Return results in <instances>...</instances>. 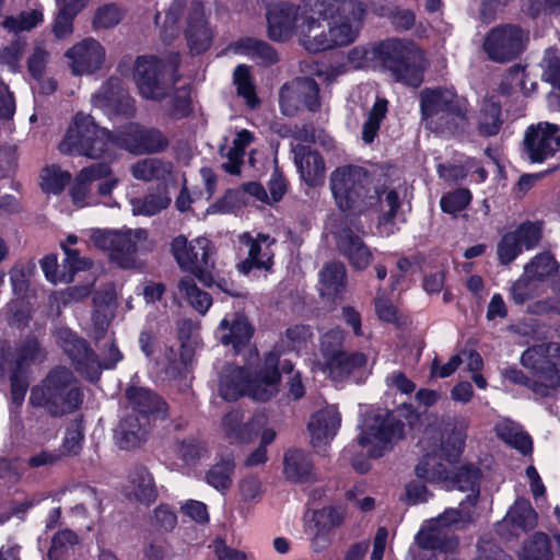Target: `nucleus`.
I'll return each instance as SVG.
<instances>
[{
  "instance_id": "52",
  "label": "nucleus",
  "mask_w": 560,
  "mask_h": 560,
  "mask_svg": "<svg viewBox=\"0 0 560 560\" xmlns=\"http://www.w3.org/2000/svg\"><path fill=\"white\" fill-rule=\"evenodd\" d=\"M40 186L49 194H60L71 180V174L58 165L46 166L40 174Z\"/></svg>"
},
{
  "instance_id": "19",
  "label": "nucleus",
  "mask_w": 560,
  "mask_h": 560,
  "mask_svg": "<svg viewBox=\"0 0 560 560\" xmlns=\"http://www.w3.org/2000/svg\"><path fill=\"white\" fill-rule=\"evenodd\" d=\"M238 242L247 247V257L237 264V270L248 275L253 269L270 271L273 266L275 252L272 246L276 240L268 234L259 233L253 237L244 232L238 235Z\"/></svg>"
},
{
  "instance_id": "14",
  "label": "nucleus",
  "mask_w": 560,
  "mask_h": 560,
  "mask_svg": "<svg viewBox=\"0 0 560 560\" xmlns=\"http://www.w3.org/2000/svg\"><path fill=\"white\" fill-rule=\"evenodd\" d=\"M172 254L183 270L195 275L201 282L209 279V270L213 268V247L206 237H197L190 242L184 236H176L171 244Z\"/></svg>"
},
{
  "instance_id": "3",
  "label": "nucleus",
  "mask_w": 560,
  "mask_h": 560,
  "mask_svg": "<svg viewBox=\"0 0 560 560\" xmlns=\"http://www.w3.org/2000/svg\"><path fill=\"white\" fill-rule=\"evenodd\" d=\"M465 439L464 422H446L443 428L428 427L419 442L425 454L416 466L417 477L431 482L448 480L453 465L460 456Z\"/></svg>"
},
{
  "instance_id": "60",
  "label": "nucleus",
  "mask_w": 560,
  "mask_h": 560,
  "mask_svg": "<svg viewBox=\"0 0 560 560\" xmlns=\"http://www.w3.org/2000/svg\"><path fill=\"white\" fill-rule=\"evenodd\" d=\"M122 16V11L116 4H104L95 11L93 26L94 28H112L119 24Z\"/></svg>"
},
{
  "instance_id": "18",
  "label": "nucleus",
  "mask_w": 560,
  "mask_h": 560,
  "mask_svg": "<svg viewBox=\"0 0 560 560\" xmlns=\"http://www.w3.org/2000/svg\"><path fill=\"white\" fill-rule=\"evenodd\" d=\"M558 264L549 253H540L525 267L523 276L512 287V298L515 303L523 304L537 291V282H541L556 273Z\"/></svg>"
},
{
  "instance_id": "42",
  "label": "nucleus",
  "mask_w": 560,
  "mask_h": 560,
  "mask_svg": "<svg viewBox=\"0 0 560 560\" xmlns=\"http://www.w3.org/2000/svg\"><path fill=\"white\" fill-rule=\"evenodd\" d=\"M177 291L200 314H206L212 304L211 296L207 292L200 290L195 280L189 276L183 277L178 281Z\"/></svg>"
},
{
  "instance_id": "50",
  "label": "nucleus",
  "mask_w": 560,
  "mask_h": 560,
  "mask_svg": "<svg viewBox=\"0 0 560 560\" xmlns=\"http://www.w3.org/2000/svg\"><path fill=\"white\" fill-rule=\"evenodd\" d=\"M346 517V510L340 506H324L312 513L311 521L315 528L332 533L334 529L340 527Z\"/></svg>"
},
{
  "instance_id": "55",
  "label": "nucleus",
  "mask_w": 560,
  "mask_h": 560,
  "mask_svg": "<svg viewBox=\"0 0 560 560\" xmlns=\"http://www.w3.org/2000/svg\"><path fill=\"white\" fill-rule=\"evenodd\" d=\"M43 21V13L38 10L22 12L19 16H9L3 22L4 28L11 32L30 31Z\"/></svg>"
},
{
  "instance_id": "8",
  "label": "nucleus",
  "mask_w": 560,
  "mask_h": 560,
  "mask_svg": "<svg viewBox=\"0 0 560 560\" xmlns=\"http://www.w3.org/2000/svg\"><path fill=\"white\" fill-rule=\"evenodd\" d=\"M420 108L427 126L436 132H454L467 120V101L452 89H424Z\"/></svg>"
},
{
  "instance_id": "10",
  "label": "nucleus",
  "mask_w": 560,
  "mask_h": 560,
  "mask_svg": "<svg viewBox=\"0 0 560 560\" xmlns=\"http://www.w3.org/2000/svg\"><path fill=\"white\" fill-rule=\"evenodd\" d=\"M91 243L108 253L112 261L124 269L137 266V255L150 250L153 244L149 241L145 229L93 230Z\"/></svg>"
},
{
  "instance_id": "28",
  "label": "nucleus",
  "mask_w": 560,
  "mask_h": 560,
  "mask_svg": "<svg viewBox=\"0 0 560 560\" xmlns=\"http://www.w3.org/2000/svg\"><path fill=\"white\" fill-rule=\"evenodd\" d=\"M283 475L289 481L296 483L316 480L312 459L304 451L299 448L285 452L283 457Z\"/></svg>"
},
{
  "instance_id": "30",
  "label": "nucleus",
  "mask_w": 560,
  "mask_h": 560,
  "mask_svg": "<svg viewBox=\"0 0 560 560\" xmlns=\"http://www.w3.org/2000/svg\"><path fill=\"white\" fill-rule=\"evenodd\" d=\"M222 330L221 342L225 346L232 345L235 351L245 346L252 338L253 327L243 315L235 314L232 320L224 318L219 325Z\"/></svg>"
},
{
  "instance_id": "29",
  "label": "nucleus",
  "mask_w": 560,
  "mask_h": 560,
  "mask_svg": "<svg viewBox=\"0 0 560 560\" xmlns=\"http://www.w3.org/2000/svg\"><path fill=\"white\" fill-rule=\"evenodd\" d=\"M126 397L133 409L141 413V417L153 416L160 419L166 417V402L148 388L129 387L126 390Z\"/></svg>"
},
{
  "instance_id": "1",
  "label": "nucleus",
  "mask_w": 560,
  "mask_h": 560,
  "mask_svg": "<svg viewBox=\"0 0 560 560\" xmlns=\"http://www.w3.org/2000/svg\"><path fill=\"white\" fill-rule=\"evenodd\" d=\"M364 15L365 8L357 0L281 1L268 9V33L278 42L295 36L307 52L318 54L353 44Z\"/></svg>"
},
{
  "instance_id": "39",
  "label": "nucleus",
  "mask_w": 560,
  "mask_h": 560,
  "mask_svg": "<svg viewBox=\"0 0 560 560\" xmlns=\"http://www.w3.org/2000/svg\"><path fill=\"white\" fill-rule=\"evenodd\" d=\"M346 283V268L342 262H330L320 271V293L330 300L335 299Z\"/></svg>"
},
{
  "instance_id": "58",
  "label": "nucleus",
  "mask_w": 560,
  "mask_h": 560,
  "mask_svg": "<svg viewBox=\"0 0 560 560\" xmlns=\"http://www.w3.org/2000/svg\"><path fill=\"white\" fill-rule=\"evenodd\" d=\"M234 83L237 86V93L246 100L250 107H255L258 98L255 94V88L250 82L249 69L244 66H237L234 70Z\"/></svg>"
},
{
  "instance_id": "41",
  "label": "nucleus",
  "mask_w": 560,
  "mask_h": 560,
  "mask_svg": "<svg viewBox=\"0 0 560 560\" xmlns=\"http://www.w3.org/2000/svg\"><path fill=\"white\" fill-rule=\"evenodd\" d=\"M497 435L510 446L526 455L532 452L533 443L521 427L510 420H503L495 427Z\"/></svg>"
},
{
  "instance_id": "59",
  "label": "nucleus",
  "mask_w": 560,
  "mask_h": 560,
  "mask_svg": "<svg viewBox=\"0 0 560 560\" xmlns=\"http://www.w3.org/2000/svg\"><path fill=\"white\" fill-rule=\"evenodd\" d=\"M345 332L340 328H332L327 331L320 340V351L325 362L342 353Z\"/></svg>"
},
{
  "instance_id": "2",
  "label": "nucleus",
  "mask_w": 560,
  "mask_h": 560,
  "mask_svg": "<svg viewBox=\"0 0 560 560\" xmlns=\"http://www.w3.org/2000/svg\"><path fill=\"white\" fill-rule=\"evenodd\" d=\"M112 145L135 154H150L164 151L168 139L159 129L135 122L110 132L97 126L92 116L77 114L58 149L62 154L97 160L106 158Z\"/></svg>"
},
{
  "instance_id": "6",
  "label": "nucleus",
  "mask_w": 560,
  "mask_h": 560,
  "mask_svg": "<svg viewBox=\"0 0 560 560\" xmlns=\"http://www.w3.org/2000/svg\"><path fill=\"white\" fill-rule=\"evenodd\" d=\"M372 55L396 82L411 88L423 82L428 60L415 42L388 38L372 45Z\"/></svg>"
},
{
  "instance_id": "61",
  "label": "nucleus",
  "mask_w": 560,
  "mask_h": 560,
  "mask_svg": "<svg viewBox=\"0 0 560 560\" xmlns=\"http://www.w3.org/2000/svg\"><path fill=\"white\" fill-rule=\"evenodd\" d=\"M471 200L468 189H457L441 198V208L444 212L455 214L464 210Z\"/></svg>"
},
{
  "instance_id": "43",
  "label": "nucleus",
  "mask_w": 560,
  "mask_h": 560,
  "mask_svg": "<svg viewBox=\"0 0 560 560\" xmlns=\"http://www.w3.org/2000/svg\"><path fill=\"white\" fill-rule=\"evenodd\" d=\"M253 140L254 136L248 130L243 129L237 132L236 138L233 140V145L229 148L225 154L229 161L222 165L228 173L232 175L240 173V165L243 161L245 149Z\"/></svg>"
},
{
  "instance_id": "12",
  "label": "nucleus",
  "mask_w": 560,
  "mask_h": 560,
  "mask_svg": "<svg viewBox=\"0 0 560 560\" xmlns=\"http://www.w3.org/2000/svg\"><path fill=\"white\" fill-rule=\"evenodd\" d=\"M405 436V423L388 410L365 413L358 435V443L366 448L368 456L381 458Z\"/></svg>"
},
{
  "instance_id": "22",
  "label": "nucleus",
  "mask_w": 560,
  "mask_h": 560,
  "mask_svg": "<svg viewBox=\"0 0 560 560\" xmlns=\"http://www.w3.org/2000/svg\"><path fill=\"white\" fill-rule=\"evenodd\" d=\"M184 37L191 55H200L210 49L214 33L200 2H191L184 26Z\"/></svg>"
},
{
  "instance_id": "27",
  "label": "nucleus",
  "mask_w": 560,
  "mask_h": 560,
  "mask_svg": "<svg viewBox=\"0 0 560 560\" xmlns=\"http://www.w3.org/2000/svg\"><path fill=\"white\" fill-rule=\"evenodd\" d=\"M149 421L136 415L126 416L115 430V442L121 450L141 446L148 439Z\"/></svg>"
},
{
  "instance_id": "16",
  "label": "nucleus",
  "mask_w": 560,
  "mask_h": 560,
  "mask_svg": "<svg viewBox=\"0 0 560 560\" xmlns=\"http://www.w3.org/2000/svg\"><path fill=\"white\" fill-rule=\"evenodd\" d=\"M279 105L285 116H295L302 109L317 112L320 108L319 86L311 78H295L279 91Z\"/></svg>"
},
{
  "instance_id": "26",
  "label": "nucleus",
  "mask_w": 560,
  "mask_h": 560,
  "mask_svg": "<svg viewBox=\"0 0 560 560\" xmlns=\"http://www.w3.org/2000/svg\"><path fill=\"white\" fill-rule=\"evenodd\" d=\"M96 107L115 110L119 114H131L133 104L131 97L122 89L118 78H109L92 98Z\"/></svg>"
},
{
  "instance_id": "11",
  "label": "nucleus",
  "mask_w": 560,
  "mask_h": 560,
  "mask_svg": "<svg viewBox=\"0 0 560 560\" xmlns=\"http://www.w3.org/2000/svg\"><path fill=\"white\" fill-rule=\"evenodd\" d=\"M521 363L532 371V392L536 397H551L560 389V343L529 347L522 353Z\"/></svg>"
},
{
  "instance_id": "25",
  "label": "nucleus",
  "mask_w": 560,
  "mask_h": 560,
  "mask_svg": "<svg viewBox=\"0 0 560 560\" xmlns=\"http://www.w3.org/2000/svg\"><path fill=\"white\" fill-rule=\"evenodd\" d=\"M339 252L358 269H365L372 261V253L351 226H343L336 235Z\"/></svg>"
},
{
  "instance_id": "24",
  "label": "nucleus",
  "mask_w": 560,
  "mask_h": 560,
  "mask_svg": "<svg viewBox=\"0 0 560 560\" xmlns=\"http://www.w3.org/2000/svg\"><path fill=\"white\" fill-rule=\"evenodd\" d=\"M341 416L336 406H327L312 416L308 422L311 443L315 448L327 445L337 434Z\"/></svg>"
},
{
  "instance_id": "57",
  "label": "nucleus",
  "mask_w": 560,
  "mask_h": 560,
  "mask_svg": "<svg viewBox=\"0 0 560 560\" xmlns=\"http://www.w3.org/2000/svg\"><path fill=\"white\" fill-rule=\"evenodd\" d=\"M206 452L203 443L196 439H186L175 444L176 455L187 465L196 464Z\"/></svg>"
},
{
  "instance_id": "48",
  "label": "nucleus",
  "mask_w": 560,
  "mask_h": 560,
  "mask_svg": "<svg viewBox=\"0 0 560 560\" xmlns=\"http://www.w3.org/2000/svg\"><path fill=\"white\" fill-rule=\"evenodd\" d=\"M388 110V102L386 98H376L371 108L368 119L362 127V140L370 144L374 141L381 127V122L386 117Z\"/></svg>"
},
{
  "instance_id": "35",
  "label": "nucleus",
  "mask_w": 560,
  "mask_h": 560,
  "mask_svg": "<svg viewBox=\"0 0 560 560\" xmlns=\"http://www.w3.org/2000/svg\"><path fill=\"white\" fill-rule=\"evenodd\" d=\"M294 160L302 178L310 185H314L325 172L322 156L307 147H298L294 150Z\"/></svg>"
},
{
  "instance_id": "13",
  "label": "nucleus",
  "mask_w": 560,
  "mask_h": 560,
  "mask_svg": "<svg viewBox=\"0 0 560 560\" xmlns=\"http://www.w3.org/2000/svg\"><path fill=\"white\" fill-rule=\"evenodd\" d=\"M97 184V195L109 196L118 184L108 162L95 163L83 167L74 177L69 194L72 203L78 208L96 205L98 200L93 194L92 185Z\"/></svg>"
},
{
  "instance_id": "37",
  "label": "nucleus",
  "mask_w": 560,
  "mask_h": 560,
  "mask_svg": "<svg viewBox=\"0 0 560 560\" xmlns=\"http://www.w3.org/2000/svg\"><path fill=\"white\" fill-rule=\"evenodd\" d=\"M477 517L476 505H469L468 502L460 500L458 508L447 509L433 520L445 529H465L475 523Z\"/></svg>"
},
{
  "instance_id": "31",
  "label": "nucleus",
  "mask_w": 560,
  "mask_h": 560,
  "mask_svg": "<svg viewBox=\"0 0 560 560\" xmlns=\"http://www.w3.org/2000/svg\"><path fill=\"white\" fill-rule=\"evenodd\" d=\"M481 471L475 465L468 464L460 466L452 477L455 489L465 492L466 497L463 501L469 505H476L480 494Z\"/></svg>"
},
{
  "instance_id": "20",
  "label": "nucleus",
  "mask_w": 560,
  "mask_h": 560,
  "mask_svg": "<svg viewBox=\"0 0 560 560\" xmlns=\"http://www.w3.org/2000/svg\"><path fill=\"white\" fill-rule=\"evenodd\" d=\"M415 542L423 551H431L429 558L422 560H440L445 553L459 549L458 537L439 525L434 520L428 521L418 532Z\"/></svg>"
},
{
  "instance_id": "4",
  "label": "nucleus",
  "mask_w": 560,
  "mask_h": 560,
  "mask_svg": "<svg viewBox=\"0 0 560 560\" xmlns=\"http://www.w3.org/2000/svg\"><path fill=\"white\" fill-rule=\"evenodd\" d=\"M280 352L277 349L266 354L262 364L252 376L241 366L225 365L219 374V394L225 400H236L248 395L257 401H267L279 390Z\"/></svg>"
},
{
  "instance_id": "34",
  "label": "nucleus",
  "mask_w": 560,
  "mask_h": 560,
  "mask_svg": "<svg viewBox=\"0 0 560 560\" xmlns=\"http://www.w3.org/2000/svg\"><path fill=\"white\" fill-rule=\"evenodd\" d=\"M128 495L145 505L155 501L158 497L156 487L152 475L147 468L138 467L132 471L128 487Z\"/></svg>"
},
{
  "instance_id": "17",
  "label": "nucleus",
  "mask_w": 560,
  "mask_h": 560,
  "mask_svg": "<svg viewBox=\"0 0 560 560\" xmlns=\"http://www.w3.org/2000/svg\"><path fill=\"white\" fill-rule=\"evenodd\" d=\"M55 338L59 347L70 358L77 371L94 382L100 377V364L94 352L88 347L86 341L66 327L58 328Z\"/></svg>"
},
{
  "instance_id": "33",
  "label": "nucleus",
  "mask_w": 560,
  "mask_h": 560,
  "mask_svg": "<svg viewBox=\"0 0 560 560\" xmlns=\"http://www.w3.org/2000/svg\"><path fill=\"white\" fill-rule=\"evenodd\" d=\"M189 5L188 0H173L163 13L155 14V23L161 27L165 39L173 38L177 34L180 21L186 23Z\"/></svg>"
},
{
  "instance_id": "54",
  "label": "nucleus",
  "mask_w": 560,
  "mask_h": 560,
  "mask_svg": "<svg viewBox=\"0 0 560 560\" xmlns=\"http://www.w3.org/2000/svg\"><path fill=\"white\" fill-rule=\"evenodd\" d=\"M234 468L235 466L232 460H223L215 464L207 474L208 483L218 490L229 489L232 483Z\"/></svg>"
},
{
  "instance_id": "46",
  "label": "nucleus",
  "mask_w": 560,
  "mask_h": 560,
  "mask_svg": "<svg viewBox=\"0 0 560 560\" xmlns=\"http://www.w3.org/2000/svg\"><path fill=\"white\" fill-rule=\"evenodd\" d=\"M236 49L253 59L260 60L266 63L277 61V54L273 48L266 42L256 38H242L236 43Z\"/></svg>"
},
{
  "instance_id": "62",
  "label": "nucleus",
  "mask_w": 560,
  "mask_h": 560,
  "mask_svg": "<svg viewBox=\"0 0 560 560\" xmlns=\"http://www.w3.org/2000/svg\"><path fill=\"white\" fill-rule=\"evenodd\" d=\"M522 253L515 236L505 233L497 245V255L501 265H510Z\"/></svg>"
},
{
  "instance_id": "64",
  "label": "nucleus",
  "mask_w": 560,
  "mask_h": 560,
  "mask_svg": "<svg viewBox=\"0 0 560 560\" xmlns=\"http://www.w3.org/2000/svg\"><path fill=\"white\" fill-rule=\"evenodd\" d=\"M24 49V43L20 39L12 40L9 45L0 49V62L15 71Z\"/></svg>"
},
{
  "instance_id": "51",
  "label": "nucleus",
  "mask_w": 560,
  "mask_h": 560,
  "mask_svg": "<svg viewBox=\"0 0 560 560\" xmlns=\"http://www.w3.org/2000/svg\"><path fill=\"white\" fill-rule=\"evenodd\" d=\"M243 413L240 410H231L221 419V429L224 435L236 443H248L249 433L243 422Z\"/></svg>"
},
{
  "instance_id": "56",
  "label": "nucleus",
  "mask_w": 560,
  "mask_h": 560,
  "mask_svg": "<svg viewBox=\"0 0 560 560\" xmlns=\"http://www.w3.org/2000/svg\"><path fill=\"white\" fill-rule=\"evenodd\" d=\"M84 428L81 421H72L67 428L61 446V455H78L82 450Z\"/></svg>"
},
{
  "instance_id": "7",
  "label": "nucleus",
  "mask_w": 560,
  "mask_h": 560,
  "mask_svg": "<svg viewBox=\"0 0 560 560\" xmlns=\"http://www.w3.org/2000/svg\"><path fill=\"white\" fill-rule=\"evenodd\" d=\"M330 188L341 211L362 213L378 197L371 174L357 165L336 168L330 175Z\"/></svg>"
},
{
  "instance_id": "63",
  "label": "nucleus",
  "mask_w": 560,
  "mask_h": 560,
  "mask_svg": "<svg viewBox=\"0 0 560 560\" xmlns=\"http://www.w3.org/2000/svg\"><path fill=\"white\" fill-rule=\"evenodd\" d=\"M18 166V153L14 144L0 147V177L7 178L14 174Z\"/></svg>"
},
{
  "instance_id": "40",
  "label": "nucleus",
  "mask_w": 560,
  "mask_h": 560,
  "mask_svg": "<svg viewBox=\"0 0 560 560\" xmlns=\"http://www.w3.org/2000/svg\"><path fill=\"white\" fill-rule=\"evenodd\" d=\"M503 124L501 119V104L493 96L483 101L478 117V130L485 137L495 136Z\"/></svg>"
},
{
  "instance_id": "47",
  "label": "nucleus",
  "mask_w": 560,
  "mask_h": 560,
  "mask_svg": "<svg viewBox=\"0 0 560 560\" xmlns=\"http://www.w3.org/2000/svg\"><path fill=\"white\" fill-rule=\"evenodd\" d=\"M171 198L165 192L150 194L143 198H133L130 201L135 215H154L167 208Z\"/></svg>"
},
{
  "instance_id": "38",
  "label": "nucleus",
  "mask_w": 560,
  "mask_h": 560,
  "mask_svg": "<svg viewBox=\"0 0 560 560\" xmlns=\"http://www.w3.org/2000/svg\"><path fill=\"white\" fill-rule=\"evenodd\" d=\"M131 174L136 179L144 182L166 179L173 174V164L161 159L147 158L131 166Z\"/></svg>"
},
{
  "instance_id": "53",
  "label": "nucleus",
  "mask_w": 560,
  "mask_h": 560,
  "mask_svg": "<svg viewBox=\"0 0 560 560\" xmlns=\"http://www.w3.org/2000/svg\"><path fill=\"white\" fill-rule=\"evenodd\" d=\"M509 233L515 236L516 243H518L522 250H529L538 246L542 237V224L540 222L526 221Z\"/></svg>"
},
{
  "instance_id": "23",
  "label": "nucleus",
  "mask_w": 560,
  "mask_h": 560,
  "mask_svg": "<svg viewBox=\"0 0 560 560\" xmlns=\"http://www.w3.org/2000/svg\"><path fill=\"white\" fill-rule=\"evenodd\" d=\"M559 127L555 124L539 122L530 126L524 139L525 150L532 162H542L552 156L560 148Z\"/></svg>"
},
{
  "instance_id": "44",
  "label": "nucleus",
  "mask_w": 560,
  "mask_h": 560,
  "mask_svg": "<svg viewBox=\"0 0 560 560\" xmlns=\"http://www.w3.org/2000/svg\"><path fill=\"white\" fill-rule=\"evenodd\" d=\"M522 560H551L552 551L549 537L544 533H536L526 539L521 551Z\"/></svg>"
},
{
  "instance_id": "49",
  "label": "nucleus",
  "mask_w": 560,
  "mask_h": 560,
  "mask_svg": "<svg viewBox=\"0 0 560 560\" xmlns=\"http://www.w3.org/2000/svg\"><path fill=\"white\" fill-rule=\"evenodd\" d=\"M45 358V353L36 338H27L16 349L14 370L24 372L32 364L40 362Z\"/></svg>"
},
{
  "instance_id": "21",
  "label": "nucleus",
  "mask_w": 560,
  "mask_h": 560,
  "mask_svg": "<svg viewBox=\"0 0 560 560\" xmlns=\"http://www.w3.org/2000/svg\"><path fill=\"white\" fill-rule=\"evenodd\" d=\"M65 56L74 75H89L103 67L106 51L98 40L88 37L70 47Z\"/></svg>"
},
{
  "instance_id": "15",
  "label": "nucleus",
  "mask_w": 560,
  "mask_h": 560,
  "mask_svg": "<svg viewBox=\"0 0 560 560\" xmlns=\"http://www.w3.org/2000/svg\"><path fill=\"white\" fill-rule=\"evenodd\" d=\"M527 39V34L518 25L502 24L487 33L482 48L491 61L505 63L521 55Z\"/></svg>"
},
{
  "instance_id": "32",
  "label": "nucleus",
  "mask_w": 560,
  "mask_h": 560,
  "mask_svg": "<svg viewBox=\"0 0 560 560\" xmlns=\"http://www.w3.org/2000/svg\"><path fill=\"white\" fill-rule=\"evenodd\" d=\"M538 515L527 500L518 499L510 508L502 521V526L511 527L514 534L517 530L526 532L537 525Z\"/></svg>"
},
{
  "instance_id": "9",
  "label": "nucleus",
  "mask_w": 560,
  "mask_h": 560,
  "mask_svg": "<svg viewBox=\"0 0 560 560\" xmlns=\"http://www.w3.org/2000/svg\"><path fill=\"white\" fill-rule=\"evenodd\" d=\"M180 61L178 52L158 58L142 56L135 63L133 79L139 93L148 100L161 101L168 95L177 81Z\"/></svg>"
},
{
  "instance_id": "36",
  "label": "nucleus",
  "mask_w": 560,
  "mask_h": 560,
  "mask_svg": "<svg viewBox=\"0 0 560 560\" xmlns=\"http://www.w3.org/2000/svg\"><path fill=\"white\" fill-rule=\"evenodd\" d=\"M366 362L365 354L361 352L348 353L343 351L337 357H332L330 361L324 362V371L328 372L332 380L339 381L363 368Z\"/></svg>"
},
{
  "instance_id": "5",
  "label": "nucleus",
  "mask_w": 560,
  "mask_h": 560,
  "mask_svg": "<svg viewBox=\"0 0 560 560\" xmlns=\"http://www.w3.org/2000/svg\"><path fill=\"white\" fill-rule=\"evenodd\" d=\"M83 392L73 373L56 366L31 388L28 405L43 409L52 418H61L77 411L83 402Z\"/></svg>"
},
{
  "instance_id": "45",
  "label": "nucleus",
  "mask_w": 560,
  "mask_h": 560,
  "mask_svg": "<svg viewBox=\"0 0 560 560\" xmlns=\"http://www.w3.org/2000/svg\"><path fill=\"white\" fill-rule=\"evenodd\" d=\"M78 545V536L72 530H62L52 538L48 551L49 560H73L74 549Z\"/></svg>"
}]
</instances>
